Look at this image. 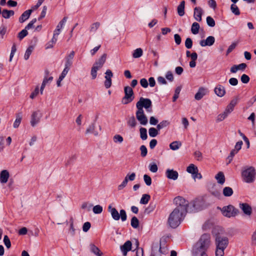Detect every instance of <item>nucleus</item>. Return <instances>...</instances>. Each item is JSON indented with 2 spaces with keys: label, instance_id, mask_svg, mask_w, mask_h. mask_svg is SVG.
<instances>
[{
  "label": "nucleus",
  "instance_id": "obj_1",
  "mask_svg": "<svg viewBox=\"0 0 256 256\" xmlns=\"http://www.w3.org/2000/svg\"><path fill=\"white\" fill-rule=\"evenodd\" d=\"M211 244L210 236L209 234H203L193 248L192 252L196 254H200V256H208L206 254Z\"/></svg>",
  "mask_w": 256,
  "mask_h": 256
},
{
  "label": "nucleus",
  "instance_id": "obj_2",
  "mask_svg": "<svg viewBox=\"0 0 256 256\" xmlns=\"http://www.w3.org/2000/svg\"><path fill=\"white\" fill-rule=\"evenodd\" d=\"M186 214L178 209L174 208L168 219V226L174 228H177L184 220Z\"/></svg>",
  "mask_w": 256,
  "mask_h": 256
},
{
  "label": "nucleus",
  "instance_id": "obj_3",
  "mask_svg": "<svg viewBox=\"0 0 256 256\" xmlns=\"http://www.w3.org/2000/svg\"><path fill=\"white\" fill-rule=\"evenodd\" d=\"M256 176V170L254 166H246L242 171V178L244 182L250 184L254 182Z\"/></svg>",
  "mask_w": 256,
  "mask_h": 256
},
{
  "label": "nucleus",
  "instance_id": "obj_4",
  "mask_svg": "<svg viewBox=\"0 0 256 256\" xmlns=\"http://www.w3.org/2000/svg\"><path fill=\"white\" fill-rule=\"evenodd\" d=\"M108 211L110 213L112 218L115 220H118L120 218L122 222L126 220L127 216L126 212L124 210H121L119 214L115 208H113L111 205H109Z\"/></svg>",
  "mask_w": 256,
  "mask_h": 256
},
{
  "label": "nucleus",
  "instance_id": "obj_5",
  "mask_svg": "<svg viewBox=\"0 0 256 256\" xmlns=\"http://www.w3.org/2000/svg\"><path fill=\"white\" fill-rule=\"evenodd\" d=\"M174 202L176 206L175 209H178L186 214L187 213L188 202L184 198L180 196H176L174 198Z\"/></svg>",
  "mask_w": 256,
  "mask_h": 256
},
{
  "label": "nucleus",
  "instance_id": "obj_6",
  "mask_svg": "<svg viewBox=\"0 0 256 256\" xmlns=\"http://www.w3.org/2000/svg\"><path fill=\"white\" fill-rule=\"evenodd\" d=\"M222 215L227 218L234 217L239 214V210L232 205L224 206L220 209Z\"/></svg>",
  "mask_w": 256,
  "mask_h": 256
},
{
  "label": "nucleus",
  "instance_id": "obj_7",
  "mask_svg": "<svg viewBox=\"0 0 256 256\" xmlns=\"http://www.w3.org/2000/svg\"><path fill=\"white\" fill-rule=\"evenodd\" d=\"M137 109L144 110L145 108L148 112H152V102L150 99L141 97L136 104Z\"/></svg>",
  "mask_w": 256,
  "mask_h": 256
},
{
  "label": "nucleus",
  "instance_id": "obj_8",
  "mask_svg": "<svg viewBox=\"0 0 256 256\" xmlns=\"http://www.w3.org/2000/svg\"><path fill=\"white\" fill-rule=\"evenodd\" d=\"M124 96L122 98V102L126 104L132 102L134 98V92L132 88L126 86L124 88Z\"/></svg>",
  "mask_w": 256,
  "mask_h": 256
},
{
  "label": "nucleus",
  "instance_id": "obj_9",
  "mask_svg": "<svg viewBox=\"0 0 256 256\" xmlns=\"http://www.w3.org/2000/svg\"><path fill=\"white\" fill-rule=\"evenodd\" d=\"M136 118L142 125L145 126L148 122V118L144 113V110L137 109L136 112Z\"/></svg>",
  "mask_w": 256,
  "mask_h": 256
},
{
  "label": "nucleus",
  "instance_id": "obj_10",
  "mask_svg": "<svg viewBox=\"0 0 256 256\" xmlns=\"http://www.w3.org/2000/svg\"><path fill=\"white\" fill-rule=\"evenodd\" d=\"M228 239L226 237L218 236L216 238V248L226 249L228 245Z\"/></svg>",
  "mask_w": 256,
  "mask_h": 256
},
{
  "label": "nucleus",
  "instance_id": "obj_11",
  "mask_svg": "<svg viewBox=\"0 0 256 256\" xmlns=\"http://www.w3.org/2000/svg\"><path fill=\"white\" fill-rule=\"evenodd\" d=\"M106 58L107 54H106L104 53L102 54L101 56L94 62L92 67L99 70L103 66L106 61Z\"/></svg>",
  "mask_w": 256,
  "mask_h": 256
},
{
  "label": "nucleus",
  "instance_id": "obj_12",
  "mask_svg": "<svg viewBox=\"0 0 256 256\" xmlns=\"http://www.w3.org/2000/svg\"><path fill=\"white\" fill-rule=\"evenodd\" d=\"M41 116L38 111H35L32 112L30 117V125L32 127H34L38 124L40 120Z\"/></svg>",
  "mask_w": 256,
  "mask_h": 256
},
{
  "label": "nucleus",
  "instance_id": "obj_13",
  "mask_svg": "<svg viewBox=\"0 0 256 256\" xmlns=\"http://www.w3.org/2000/svg\"><path fill=\"white\" fill-rule=\"evenodd\" d=\"M106 76L104 78L106 79L104 84L106 88H110L112 84V78L113 76V74L110 70H107L105 72Z\"/></svg>",
  "mask_w": 256,
  "mask_h": 256
},
{
  "label": "nucleus",
  "instance_id": "obj_14",
  "mask_svg": "<svg viewBox=\"0 0 256 256\" xmlns=\"http://www.w3.org/2000/svg\"><path fill=\"white\" fill-rule=\"evenodd\" d=\"M239 208L243 212L245 215L250 216L252 214V208L247 203H240L239 204Z\"/></svg>",
  "mask_w": 256,
  "mask_h": 256
},
{
  "label": "nucleus",
  "instance_id": "obj_15",
  "mask_svg": "<svg viewBox=\"0 0 256 256\" xmlns=\"http://www.w3.org/2000/svg\"><path fill=\"white\" fill-rule=\"evenodd\" d=\"M166 176L168 179L176 180L178 178V173L173 169L168 168L166 171Z\"/></svg>",
  "mask_w": 256,
  "mask_h": 256
},
{
  "label": "nucleus",
  "instance_id": "obj_16",
  "mask_svg": "<svg viewBox=\"0 0 256 256\" xmlns=\"http://www.w3.org/2000/svg\"><path fill=\"white\" fill-rule=\"evenodd\" d=\"M215 42V38L212 36H208L206 40H200V44L202 46H211Z\"/></svg>",
  "mask_w": 256,
  "mask_h": 256
},
{
  "label": "nucleus",
  "instance_id": "obj_17",
  "mask_svg": "<svg viewBox=\"0 0 256 256\" xmlns=\"http://www.w3.org/2000/svg\"><path fill=\"white\" fill-rule=\"evenodd\" d=\"M247 65L245 63H242L238 65L232 66L230 69L232 73H236L238 70L244 71L246 68Z\"/></svg>",
  "mask_w": 256,
  "mask_h": 256
},
{
  "label": "nucleus",
  "instance_id": "obj_18",
  "mask_svg": "<svg viewBox=\"0 0 256 256\" xmlns=\"http://www.w3.org/2000/svg\"><path fill=\"white\" fill-rule=\"evenodd\" d=\"M10 178V174L8 170H4L0 172V182L2 184H6L8 182Z\"/></svg>",
  "mask_w": 256,
  "mask_h": 256
},
{
  "label": "nucleus",
  "instance_id": "obj_19",
  "mask_svg": "<svg viewBox=\"0 0 256 256\" xmlns=\"http://www.w3.org/2000/svg\"><path fill=\"white\" fill-rule=\"evenodd\" d=\"M202 9L200 7H196L194 9V19L198 22H201L202 20Z\"/></svg>",
  "mask_w": 256,
  "mask_h": 256
},
{
  "label": "nucleus",
  "instance_id": "obj_20",
  "mask_svg": "<svg viewBox=\"0 0 256 256\" xmlns=\"http://www.w3.org/2000/svg\"><path fill=\"white\" fill-rule=\"evenodd\" d=\"M132 242L130 240L126 241L124 245L120 246V250L124 256H126L128 251L131 250Z\"/></svg>",
  "mask_w": 256,
  "mask_h": 256
},
{
  "label": "nucleus",
  "instance_id": "obj_21",
  "mask_svg": "<svg viewBox=\"0 0 256 256\" xmlns=\"http://www.w3.org/2000/svg\"><path fill=\"white\" fill-rule=\"evenodd\" d=\"M215 94L220 97H222L226 94V90L224 86L218 84L214 90Z\"/></svg>",
  "mask_w": 256,
  "mask_h": 256
},
{
  "label": "nucleus",
  "instance_id": "obj_22",
  "mask_svg": "<svg viewBox=\"0 0 256 256\" xmlns=\"http://www.w3.org/2000/svg\"><path fill=\"white\" fill-rule=\"evenodd\" d=\"M207 92V89L201 87L199 88L198 92L194 96L195 99L198 100H201L206 94Z\"/></svg>",
  "mask_w": 256,
  "mask_h": 256
},
{
  "label": "nucleus",
  "instance_id": "obj_23",
  "mask_svg": "<svg viewBox=\"0 0 256 256\" xmlns=\"http://www.w3.org/2000/svg\"><path fill=\"white\" fill-rule=\"evenodd\" d=\"M239 100V98L238 96L234 97L230 102V103L228 105L226 110L229 112L230 113L233 111L234 107L237 104L238 101Z\"/></svg>",
  "mask_w": 256,
  "mask_h": 256
},
{
  "label": "nucleus",
  "instance_id": "obj_24",
  "mask_svg": "<svg viewBox=\"0 0 256 256\" xmlns=\"http://www.w3.org/2000/svg\"><path fill=\"white\" fill-rule=\"evenodd\" d=\"M74 56V52L72 51L70 53L66 58L65 67L68 68L72 66V60Z\"/></svg>",
  "mask_w": 256,
  "mask_h": 256
},
{
  "label": "nucleus",
  "instance_id": "obj_25",
  "mask_svg": "<svg viewBox=\"0 0 256 256\" xmlns=\"http://www.w3.org/2000/svg\"><path fill=\"white\" fill-rule=\"evenodd\" d=\"M90 252L96 256H103L102 252L94 244L90 245Z\"/></svg>",
  "mask_w": 256,
  "mask_h": 256
},
{
  "label": "nucleus",
  "instance_id": "obj_26",
  "mask_svg": "<svg viewBox=\"0 0 256 256\" xmlns=\"http://www.w3.org/2000/svg\"><path fill=\"white\" fill-rule=\"evenodd\" d=\"M32 12V10H28L25 11L19 18V22L20 23H22L26 20H28Z\"/></svg>",
  "mask_w": 256,
  "mask_h": 256
},
{
  "label": "nucleus",
  "instance_id": "obj_27",
  "mask_svg": "<svg viewBox=\"0 0 256 256\" xmlns=\"http://www.w3.org/2000/svg\"><path fill=\"white\" fill-rule=\"evenodd\" d=\"M215 178L217 180V182L220 184H223L225 182L224 175L222 172H218L216 175Z\"/></svg>",
  "mask_w": 256,
  "mask_h": 256
},
{
  "label": "nucleus",
  "instance_id": "obj_28",
  "mask_svg": "<svg viewBox=\"0 0 256 256\" xmlns=\"http://www.w3.org/2000/svg\"><path fill=\"white\" fill-rule=\"evenodd\" d=\"M184 6L185 2L184 0H182V2H180V4L178 6V14L180 16H183L185 14Z\"/></svg>",
  "mask_w": 256,
  "mask_h": 256
},
{
  "label": "nucleus",
  "instance_id": "obj_29",
  "mask_svg": "<svg viewBox=\"0 0 256 256\" xmlns=\"http://www.w3.org/2000/svg\"><path fill=\"white\" fill-rule=\"evenodd\" d=\"M2 16L6 19L9 18L11 16L14 14V12L12 10H3L2 12Z\"/></svg>",
  "mask_w": 256,
  "mask_h": 256
},
{
  "label": "nucleus",
  "instance_id": "obj_30",
  "mask_svg": "<svg viewBox=\"0 0 256 256\" xmlns=\"http://www.w3.org/2000/svg\"><path fill=\"white\" fill-rule=\"evenodd\" d=\"M22 120V115L21 113H18L16 114V118L14 122L13 126L14 128H18L20 124L21 123Z\"/></svg>",
  "mask_w": 256,
  "mask_h": 256
},
{
  "label": "nucleus",
  "instance_id": "obj_31",
  "mask_svg": "<svg viewBox=\"0 0 256 256\" xmlns=\"http://www.w3.org/2000/svg\"><path fill=\"white\" fill-rule=\"evenodd\" d=\"M228 111L226 110V109L224 112L218 114L216 118V121L218 122H220L224 120L230 114Z\"/></svg>",
  "mask_w": 256,
  "mask_h": 256
},
{
  "label": "nucleus",
  "instance_id": "obj_32",
  "mask_svg": "<svg viewBox=\"0 0 256 256\" xmlns=\"http://www.w3.org/2000/svg\"><path fill=\"white\" fill-rule=\"evenodd\" d=\"M186 171L191 174L192 175L194 174L195 173H197V172L198 171V168L194 164H190L186 168Z\"/></svg>",
  "mask_w": 256,
  "mask_h": 256
},
{
  "label": "nucleus",
  "instance_id": "obj_33",
  "mask_svg": "<svg viewBox=\"0 0 256 256\" xmlns=\"http://www.w3.org/2000/svg\"><path fill=\"white\" fill-rule=\"evenodd\" d=\"M182 146V143L180 141H174L170 143V148L173 150H178Z\"/></svg>",
  "mask_w": 256,
  "mask_h": 256
},
{
  "label": "nucleus",
  "instance_id": "obj_34",
  "mask_svg": "<svg viewBox=\"0 0 256 256\" xmlns=\"http://www.w3.org/2000/svg\"><path fill=\"white\" fill-rule=\"evenodd\" d=\"M200 24L196 22H194L192 24L191 28V32L192 34H196L198 33L199 29H200Z\"/></svg>",
  "mask_w": 256,
  "mask_h": 256
},
{
  "label": "nucleus",
  "instance_id": "obj_35",
  "mask_svg": "<svg viewBox=\"0 0 256 256\" xmlns=\"http://www.w3.org/2000/svg\"><path fill=\"white\" fill-rule=\"evenodd\" d=\"M223 194L225 196H231L233 194V190L232 189L229 187V186H226V187H225L223 189Z\"/></svg>",
  "mask_w": 256,
  "mask_h": 256
},
{
  "label": "nucleus",
  "instance_id": "obj_36",
  "mask_svg": "<svg viewBox=\"0 0 256 256\" xmlns=\"http://www.w3.org/2000/svg\"><path fill=\"white\" fill-rule=\"evenodd\" d=\"M143 54L142 50L141 48H138L135 50L132 54V56L134 58H139L142 56Z\"/></svg>",
  "mask_w": 256,
  "mask_h": 256
},
{
  "label": "nucleus",
  "instance_id": "obj_37",
  "mask_svg": "<svg viewBox=\"0 0 256 256\" xmlns=\"http://www.w3.org/2000/svg\"><path fill=\"white\" fill-rule=\"evenodd\" d=\"M94 128L95 126L94 124L90 125L86 130V134H93L95 136H97L98 134V132L94 130Z\"/></svg>",
  "mask_w": 256,
  "mask_h": 256
},
{
  "label": "nucleus",
  "instance_id": "obj_38",
  "mask_svg": "<svg viewBox=\"0 0 256 256\" xmlns=\"http://www.w3.org/2000/svg\"><path fill=\"white\" fill-rule=\"evenodd\" d=\"M127 124L130 127L134 128L136 125V122L134 117V116L130 117L127 122Z\"/></svg>",
  "mask_w": 256,
  "mask_h": 256
},
{
  "label": "nucleus",
  "instance_id": "obj_39",
  "mask_svg": "<svg viewBox=\"0 0 256 256\" xmlns=\"http://www.w3.org/2000/svg\"><path fill=\"white\" fill-rule=\"evenodd\" d=\"M170 124V122L168 120H164L161 122L156 126V128L158 130H160L166 127Z\"/></svg>",
  "mask_w": 256,
  "mask_h": 256
},
{
  "label": "nucleus",
  "instance_id": "obj_40",
  "mask_svg": "<svg viewBox=\"0 0 256 256\" xmlns=\"http://www.w3.org/2000/svg\"><path fill=\"white\" fill-rule=\"evenodd\" d=\"M130 224L132 228H138L139 226V220L138 218L136 216H133L132 218Z\"/></svg>",
  "mask_w": 256,
  "mask_h": 256
},
{
  "label": "nucleus",
  "instance_id": "obj_41",
  "mask_svg": "<svg viewBox=\"0 0 256 256\" xmlns=\"http://www.w3.org/2000/svg\"><path fill=\"white\" fill-rule=\"evenodd\" d=\"M140 131V138L142 140H146L148 138L146 129L144 128H141Z\"/></svg>",
  "mask_w": 256,
  "mask_h": 256
},
{
  "label": "nucleus",
  "instance_id": "obj_42",
  "mask_svg": "<svg viewBox=\"0 0 256 256\" xmlns=\"http://www.w3.org/2000/svg\"><path fill=\"white\" fill-rule=\"evenodd\" d=\"M150 200V196L148 194H144L142 196L140 199V202L142 204H147Z\"/></svg>",
  "mask_w": 256,
  "mask_h": 256
},
{
  "label": "nucleus",
  "instance_id": "obj_43",
  "mask_svg": "<svg viewBox=\"0 0 256 256\" xmlns=\"http://www.w3.org/2000/svg\"><path fill=\"white\" fill-rule=\"evenodd\" d=\"M34 46H30L26 50L24 56V58L26 60H28L29 58V57L30 55L31 54L32 52L34 50Z\"/></svg>",
  "mask_w": 256,
  "mask_h": 256
},
{
  "label": "nucleus",
  "instance_id": "obj_44",
  "mask_svg": "<svg viewBox=\"0 0 256 256\" xmlns=\"http://www.w3.org/2000/svg\"><path fill=\"white\" fill-rule=\"evenodd\" d=\"M113 140L116 144H121L124 141V138L120 134H116L113 137Z\"/></svg>",
  "mask_w": 256,
  "mask_h": 256
},
{
  "label": "nucleus",
  "instance_id": "obj_45",
  "mask_svg": "<svg viewBox=\"0 0 256 256\" xmlns=\"http://www.w3.org/2000/svg\"><path fill=\"white\" fill-rule=\"evenodd\" d=\"M148 133L150 136L155 137L158 134V130L154 128H150L148 130Z\"/></svg>",
  "mask_w": 256,
  "mask_h": 256
},
{
  "label": "nucleus",
  "instance_id": "obj_46",
  "mask_svg": "<svg viewBox=\"0 0 256 256\" xmlns=\"http://www.w3.org/2000/svg\"><path fill=\"white\" fill-rule=\"evenodd\" d=\"M230 10L232 13L236 16H238L240 14V12L239 9L236 5L235 4H232L230 6Z\"/></svg>",
  "mask_w": 256,
  "mask_h": 256
},
{
  "label": "nucleus",
  "instance_id": "obj_47",
  "mask_svg": "<svg viewBox=\"0 0 256 256\" xmlns=\"http://www.w3.org/2000/svg\"><path fill=\"white\" fill-rule=\"evenodd\" d=\"M102 207L100 205H96L93 207V212L96 214H100L102 212Z\"/></svg>",
  "mask_w": 256,
  "mask_h": 256
},
{
  "label": "nucleus",
  "instance_id": "obj_48",
  "mask_svg": "<svg viewBox=\"0 0 256 256\" xmlns=\"http://www.w3.org/2000/svg\"><path fill=\"white\" fill-rule=\"evenodd\" d=\"M206 23L210 27H214L216 25V22L210 16H208L206 18Z\"/></svg>",
  "mask_w": 256,
  "mask_h": 256
},
{
  "label": "nucleus",
  "instance_id": "obj_49",
  "mask_svg": "<svg viewBox=\"0 0 256 256\" xmlns=\"http://www.w3.org/2000/svg\"><path fill=\"white\" fill-rule=\"evenodd\" d=\"M28 34L27 30L24 28V30H22V31H20L18 34V38L20 40H22L23 39L25 36H26Z\"/></svg>",
  "mask_w": 256,
  "mask_h": 256
},
{
  "label": "nucleus",
  "instance_id": "obj_50",
  "mask_svg": "<svg viewBox=\"0 0 256 256\" xmlns=\"http://www.w3.org/2000/svg\"><path fill=\"white\" fill-rule=\"evenodd\" d=\"M69 233L71 236H74L75 234V229L74 226V220L72 218L70 220V228L69 230Z\"/></svg>",
  "mask_w": 256,
  "mask_h": 256
},
{
  "label": "nucleus",
  "instance_id": "obj_51",
  "mask_svg": "<svg viewBox=\"0 0 256 256\" xmlns=\"http://www.w3.org/2000/svg\"><path fill=\"white\" fill-rule=\"evenodd\" d=\"M150 170L154 173L156 172L158 170V168L157 165L155 163H151L149 164L148 166Z\"/></svg>",
  "mask_w": 256,
  "mask_h": 256
},
{
  "label": "nucleus",
  "instance_id": "obj_52",
  "mask_svg": "<svg viewBox=\"0 0 256 256\" xmlns=\"http://www.w3.org/2000/svg\"><path fill=\"white\" fill-rule=\"evenodd\" d=\"M4 242L6 246L8 248H10L11 246V242L8 236L6 235L4 238Z\"/></svg>",
  "mask_w": 256,
  "mask_h": 256
},
{
  "label": "nucleus",
  "instance_id": "obj_53",
  "mask_svg": "<svg viewBox=\"0 0 256 256\" xmlns=\"http://www.w3.org/2000/svg\"><path fill=\"white\" fill-rule=\"evenodd\" d=\"M238 42H232L228 47L226 51V55H228L230 52H231L236 47Z\"/></svg>",
  "mask_w": 256,
  "mask_h": 256
},
{
  "label": "nucleus",
  "instance_id": "obj_54",
  "mask_svg": "<svg viewBox=\"0 0 256 256\" xmlns=\"http://www.w3.org/2000/svg\"><path fill=\"white\" fill-rule=\"evenodd\" d=\"M140 154L142 157H145L148 153V150L146 146L142 145L140 147Z\"/></svg>",
  "mask_w": 256,
  "mask_h": 256
},
{
  "label": "nucleus",
  "instance_id": "obj_55",
  "mask_svg": "<svg viewBox=\"0 0 256 256\" xmlns=\"http://www.w3.org/2000/svg\"><path fill=\"white\" fill-rule=\"evenodd\" d=\"M48 78L46 76H45L44 78L43 82H42L40 89V94H43V92L44 90V88L46 84L48 82Z\"/></svg>",
  "mask_w": 256,
  "mask_h": 256
},
{
  "label": "nucleus",
  "instance_id": "obj_56",
  "mask_svg": "<svg viewBox=\"0 0 256 256\" xmlns=\"http://www.w3.org/2000/svg\"><path fill=\"white\" fill-rule=\"evenodd\" d=\"M144 180L147 186H150L152 184V178L149 176L144 174Z\"/></svg>",
  "mask_w": 256,
  "mask_h": 256
},
{
  "label": "nucleus",
  "instance_id": "obj_57",
  "mask_svg": "<svg viewBox=\"0 0 256 256\" xmlns=\"http://www.w3.org/2000/svg\"><path fill=\"white\" fill-rule=\"evenodd\" d=\"M192 40L190 38H186V40L185 41V46H186V47L187 48L190 49V48H192Z\"/></svg>",
  "mask_w": 256,
  "mask_h": 256
},
{
  "label": "nucleus",
  "instance_id": "obj_58",
  "mask_svg": "<svg viewBox=\"0 0 256 256\" xmlns=\"http://www.w3.org/2000/svg\"><path fill=\"white\" fill-rule=\"evenodd\" d=\"M240 80L244 84H248L250 81V78L248 75L243 74L240 77Z\"/></svg>",
  "mask_w": 256,
  "mask_h": 256
},
{
  "label": "nucleus",
  "instance_id": "obj_59",
  "mask_svg": "<svg viewBox=\"0 0 256 256\" xmlns=\"http://www.w3.org/2000/svg\"><path fill=\"white\" fill-rule=\"evenodd\" d=\"M224 250L225 249L216 248L215 252L216 256H224Z\"/></svg>",
  "mask_w": 256,
  "mask_h": 256
},
{
  "label": "nucleus",
  "instance_id": "obj_60",
  "mask_svg": "<svg viewBox=\"0 0 256 256\" xmlns=\"http://www.w3.org/2000/svg\"><path fill=\"white\" fill-rule=\"evenodd\" d=\"M69 70L70 68L64 67V69L62 74L60 76L59 78H60V80H63L65 78L66 75L68 74Z\"/></svg>",
  "mask_w": 256,
  "mask_h": 256
},
{
  "label": "nucleus",
  "instance_id": "obj_61",
  "mask_svg": "<svg viewBox=\"0 0 256 256\" xmlns=\"http://www.w3.org/2000/svg\"><path fill=\"white\" fill-rule=\"evenodd\" d=\"M136 178V174L134 172H132L131 174H126V177L124 178V179H126L128 181H132L134 180Z\"/></svg>",
  "mask_w": 256,
  "mask_h": 256
},
{
  "label": "nucleus",
  "instance_id": "obj_62",
  "mask_svg": "<svg viewBox=\"0 0 256 256\" xmlns=\"http://www.w3.org/2000/svg\"><path fill=\"white\" fill-rule=\"evenodd\" d=\"M67 17H64L58 23V24L57 25L56 28L61 29L63 28L64 26V25L65 23L66 22L67 20Z\"/></svg>",
  "mask_w": 256,
  "mask_h": 256
},
{
  "label": "nucleus",
  "instance_id": "obj_63",
  "mask_svg": "<svg viewBox=\"0 0 256 256\" xmlns=\"http://www.w3.org/2000/svg\"><path fill=\"white\" fill-rule=\"evenodd\" d=\"M140 84L144 88H147L148 86L147 80L144 78H142L140 80Z\"/></svg>",
  "mask_w": 256,
  "mask_h": 256
},
{
  "label": "nucleus",
  "instance_id": "obj_64",
  "mask_svg": "<svg viewBox=\"0 0 256 256\" xmlns=\"http://www.w3.org/2000/svg\"><path fill=\"white\" fill-rule=\"evenodd\" d=\"M252 244L254 246H256V229L253 232L251 236Z\"/></svg>",
  "mask_w": 256,
  "mask_h": 256
}]
</instances>
